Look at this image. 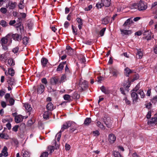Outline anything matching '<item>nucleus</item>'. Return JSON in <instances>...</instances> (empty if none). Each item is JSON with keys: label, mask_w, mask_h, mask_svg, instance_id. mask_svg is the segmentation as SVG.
I'll return each instance as SVG.
<instances>
[{"label": "nucleus", "mask_w": 157, "mask_h": 157, "mask_svg": "<svg viewBox=\"0 0 157 157\" xmlns=\"http://www.w3.org/2000/svg\"><path fill=\"white\" fill-rule=\"evenodd\" d=\"M124 74L127 77H128L129 75V74L132 72V71L128 67L124 69Z\"/></svg>", "instance_id": "22"}, {"label": "nucleus", "mask_w": 157, "mask_h": 157, "mask_svg": "<svg viewBox=\"0 0 157 157\" xmlns=\"http://www.w3.org/2000/svg\"><path fill=\"white\" fill-rule=\"evenodd\" d=\"M0 24L4 27H6L8 25V23L4 20H2Z\"/></svg>", "instance_id": "35"}, {"label": "nucleus", "mask_w": 157, "mask_h": 157, "mask_svg": "<svg viewBox=\"0 0 157 157\" xmlns=\"http://www.w3.org/2000/svg\"><path fill=\"white\" fill-rule=\"evenodd\" d=\"M46 107L48 110L50 111H52L55 109L53 104L50 102L47 105Z\"/></svg>", "instance_id": "18"}, {"label": "nucleus", "mask_w": 157, "mask_h": 157, "mask_svg": "<svg viewBox=\"0 0 157 157\" xmlns=\"http://www.w3.org/2000/svg\"><path fill=\"white\" fill-rule=\"evenodd\" d=\"M100 89L102 92L105 94H109L110 92V91L108 89H106L104 86H102L100 88Z\"/></svg>", "instance_id": "20"}, {"label": "nucleus", "mask_w": 157, "mask_h": 157, "mask_svg": "<svg viewBox=\"0 0 157 157\" xmlns=\"http://www.w3.org/2000/svg\"><path fill=\"white\" fill-rule=\"evenodd\" d=\"M109 17H106L102 20V23L106 25L109 23Z\"/></svg>", "instance_id": "25"}, {"label": "nucleus", "mask_w": 157, "mask_h": 157, "mask_svg": "<svg viewBox=\"0 0 157 157\" xmlns=\"http://www.w3.org/2000/svg\"><path fill=\"white\" fill-rule=\"evenodd\" d=\"M137 8L140 11L145 10L147 7V3L142 0H140L138 3H137Z\"/></svg>", "instance_id": "2"}, {"label": "nucleus", "mask_w": 157, "mask_h": 157, "mask_svg": "<svg viewBox=\"0 0 157 157\" xmlns=\"http://www.w3.org/2000/svg\"><path fill=\"white\" fill-rule=\"evenodd\" d=\"M10 94L9 93H7L6 94L5 96V98L6 101H7L9 98H10Z\"/></svg>", "instance_id": "60"}, {"label": "nucleus", "mask_w": 157, "mask_h": 157, "mask_svg": "<svg viewBox=\"0 0 157 157\" xmlns=\"http://www.w3.org/2000/svg\"><path fill=\"white\" fill-rule=\"evenodd\" d=\"M102 121L108 128H110L112 127L113 121L110 117H104Z\"/></svg>", "instance_id": "4"}, {"label": "nucleus", "mask_w": 157, "mask_h": 157, "mask_svg": "<svg viewBox=\"0 0 157 157\" xmlns=\"http://www.w3.org/2000/svg\"><path fill=\"white\" fill-rule=\"evenodd\" d=\"M97 126L101 129H105V127L104 126L103 124L100 121H98L96 123Z\"/></svg>", "instance_id": "26"}, {"label": "nucleus", "mask_w": 157, "mask_h": 157, "mask_svg": "<svg viewBox=\"0 0 157 157\" xmlns=\"http://www.w3.org/2000/svg\"><path fill=\"white\" fill-rule=\"evenodd\" d=\"M7 148L6 146H4L2 151L1 154L4 157H6L8 155V153L7 151Z\"/></svg>", "instance_id": "19"}, {"label": "nucleus", "mask_w": 157, "mask_h": 157, "mask_svg": "<svg viewBox=\"0 0 157 157\" xmlns=\"http://www.w3.org/2000/svg\"><path fill=\"white\" fill-rule=\"evenodd\" d=\"M132 98V99L133 103H135L138 99V97L137 94L135 92H132L131 94Z\"/></svg>", "instance_id": "11"}, {"label": "nucleus", "mask_w": 157, "mask_h": 157, "mask_svg": "<svg viewBox=\"0 0 157 157\" xmlns=\"http://www.w3.org/2000/svg\"><path fill=\"white\" fill-rule=\"evenodd\" d=\"M1 105L2 107L3 108H5L6 106V102L3 101H2L1 102Z\"/></svg>", "instance_id": "61"}, {"label": "nucleus", "mask_w": 157, "mask_h": 157, "mask_svg": "<svg viewBox=\"0 0 157 157\" xmlns=\"http://www.w3.org/2000/svg\"><path fill=\"white\" fill-rule=\"evenodd\" d=\"M156 123H157V113L155 115L154 118H152L150 121L149 120L147 121V124L151 126H152Z\"/></svg>", "instance_id": "6"}, {"label": "nucleus", "mask_w": 157, "mask_h": 157, "mask_svg": "<svg viewBox=\"0 0 157 157\" xmlns=\"http://www.w3.org/2000/svg\"><path fill=\"white\" fill-rule=\"evenodd\" d=\"M71 148V146L68 144H66L65 146V149L66 150L68 151Z\"/></svg>", "instance_id": "55"}, {"label": "nucleus", "mask_w": 157, "mask_h": 157, "mask_svg": "<svg viewBox=\"0 0 157 157\" xmlns=\"http://www.w3.org/2000/svg\"><path fill=\"white\" fill-rule=\"evenodd\" d=\"M17 4L16 2L9 1L6 4V7L9 10H13L16 8Z\"/></svg>", "instance_id": "3"}, {"label": "nucleus", "mask_w": 157, "mask_h": 157, "mask_svg": "<svg viewBox=\"0 0 157 157\" xmlns=\"http://www.w3.org/2000/svg\"><path fill=\"white\" fill-rule=\"evenodd\" d=\"M143 56V54L142 52L138 50L137 53V57L139 59L142 58Z\"/></svg>", "instance_id": "39"}, {"label": "nucleus", "mask_w": 157, "mask_h": 157, "mask_svg": "<svg viewBox=\"0 0 157 157\" xmlns=\"http://www.w3.org/2000/svg\"><path fill=\"white\" fill-rule=\"evenodd\" d=\"M116 137L113 134H111L109 135L108 140L111 144L113 143L116 141Z\"/></svg>", "instance_id": "10"}, {"label": "nucleus", "mask_w": 157, "mask_h": 157, "mask_svg": "<svg viewBox=\"0 0 157 157\" xmlns=\"http://www.w3.org/2000/svg\"><path fill=\"white\" fill-rule=\"evenodd\" d=\"M101 2L105 7L109 6L111 3V0H101Z\"/></svg>", "instance_id": "16"}, {"label": "nucleus", "mask_w": 157, "mask_h": 157, "mask_svg": "<svg viewBox=\"0 0 157 157\" xmlns=\"http://www.w3.org/2000/svg\"><path fill=\"white\" fill-rule=\"evenodd\" d=\"M62 132H60V131L56 135V136L57 137V140L58 141H59L60 140L61 135Z\"/></svg>", "instance_id": "47"}, {"label": "nucleus", "mask_w": 157, "mask_h": 157, "mask_svg": "<svg viewBox=\"0 0 157 157\" xmlns=\"http://www.w3.org/2000/svg\"><path fill=\"white\" fill-rule=\"evenodd\" d=\"M41 63L43 67H45L48 62V60L45 58H42L41 59Z\"/></svg>", "instance_id": "30"}, {"label": "nucleus", "mask_w": 157, "mask_h": 157, "mask_svg": "<svg viewBox=\"0 0 157 157\" xmlns=\"http://www.w3.org/2000/svg\"><path fill=\"white\" fill-rule=\"evenodd\" d=\"M48 152H44L42 153L40 157H48Z\"/></svg>", "instance_id": "45"}, {"label": "nucleus", "mask_w": 157, "mask_h": 157, "mask_svg": "<svg viewBox=\"0 0 157 157\" xmlns=\"http://www.w3.org/2000/svg\"><path fill=\"white\" fill-rule=\"evenodd\" d=\"M133 23V21L131 18L128 19L124 23L123 25V26L126 27L127 25H128Z\"/></svg>", "instance_id": "17"}, {"label": "nucleus", "mask_w": 157, "mask_h": 157, "mask_svg": "<svg viewBox=\"0 0 157 157\" xmlns=\"http://www.w3.org/2000/svg\"><path fill=\"white\" fill-rule=\"evenodd\" d=\"M131 9H136L137 8V4L136 3H133L130 6Z\"/></svg>", "instance_id": "54"}, {"label": "nucleus", "mask_w": 157, "mask_h": 157, "mask_svg": "<svg viewBox=\"0 0 157 157\" xmlns=\"http://www.w3.org/2000/svg\"><path fill=\"white\" fill-rule=\"evenodd\" d=\"M77 22L78 23V24L82 25V20L80 18H77L76 19Z\"/></svg>", "instance_id": "56"}, {"label": "nucleus", "mask_w": 157, "mask_h": 157, "mask_svg": "<svg viewBox=\"0 0 157 157\" xmlns=\"http://www.w3.org/2000/svg\"><path fill=\"white\" fill-rule=\"evenodd\" d=\"M8 64L10 67L13 66L15 65V62L12 59L10 58L8 60Z\"/></svg>", "instance_id": "28"}, {"label": "nucleus", "mask_w": 157, "mask_h": 157, "mask_svg": "<svg viewBox=\"0 0 157 157\" xmlns=\"http://www.w3.org/2000/svg\"><path fill=\"white\" fill-rule=\"evenodd\" d=\"M69 25H70L69 23L68 22L66 21L64 23V27L66 29H67L68 28Z\"/></svg>", "instance_id": "58"}, {"label": "nucleus", "mask_w": 157, "mask_h": 157, "mask_svg": "<svg viewBox=\"0 0 157 157\" xmlns=\"http://www.w3.org/2000/svg\"><path fill=\"white\" fill-rule=\"evenodd\" d=\"M12 35L10 34H7L6 36L1 38L0 43L3 50L6 51L8 49V47L12 43Z\"/></svg>", "instance_id": "1"}, {"label": "nucleus", "mask_w": 157, "mask_h": 157, "mask_svg": "<svg viewBox=\"0 0 157 157\" xmlns=\"http://www.w3.org/2000/svg\"><path fill=\"white\" fill-rule=\"evenodd\" d=\"M19 47L17 46L13 48L12 50V52L15 54L17 53L19 50Z\"/></svg>", "instance_id": "53"}, {"label": "nucleus", "mask_w": 157, "mask_h": 157, "mask_svg": "<svg viewBox=\"0 0 157 157\" xmlns=\"http://www.w3.org/2000/svg\"><path fill=\"white\" fill-rule=\"evenodd\" d=\"M151 116V111L148 112L147 114L146 115V117L147 119L150 118Z\"/></svg>", "instance_id": "63"}, {"label": "nucleus", "mask_w": 157, "mask_h": 157, "mask_svg": "<svg viewBox=\"0 0 157 157\" xmlns=\"http://www.w3.org/2000/svg\"><path fill=\"white\" fill-rule=\"evenodd\" d=\"M140 88V85L137 84L135 87L133 89V90L134 91H137Z\"/></svg>", "instance_id": "59"}, {"label": "nucleus", "mask_w": 157, "mask_h": 157, "mask_svg": "<svg viewBox=\"0 0 157 157\" xmlns=\"http://www.w3.org/2000/svg\"><path fill=\"white\" fill-rule=\"evenodd\" d=\"M12 38L13 37V39L17 41H20L21 40V36L18 34H13L12 35Z\"/></svg>", "instance_id": "14"}, {"label": "nucleus", "mask_w": 157, "mask_h": 157, "mask_svg": "<svg viewBox=\"0 0 157 157\" xmlns=\"http://www.w3.org/2000/svg\"><path fill=\"white\" fill-rule=\"evenodd\" d=\"M41 82L42 83L46 85L47 83V81L46 79L45 78H43L41 80Z\"/></svg>", "instance_id": "64"}, {"label": "nucleus", "mask_w": 157, "mask_h": 157, "mask_svg": "<svg viewBox=\"0 0 157 157\" xmlns=\"http://www.w3.org/2000/svg\"><path fill=\"white\" fill-rule=\"evenodd\" d=\"M24 106L25 109L28 112L32 110V108L29 104L28 103H25L24 104Z\"/></svg>", "instance_id": "27"}, {"label": "nucleus", "mask_w": 157, "mask_h": 157, "mask_svg": "<svg viewBox=\"0 0 157 157\" xmlns=\"http://www.w3.org/2000/svg\"><path fill=\"white\" fill-rule=\"evenodd\" d=\"M14 70L12 68H10L8 69L9 74L11 76H13L14 75Z\"/></svg>", "instance_id": "33"}, {"label": "nucleus", "mask_w": 157, "mask_h": 157, "mask_svg": "<svg viewBox=\"0 0 157 157\" xmlns=\"http://www.w3.org/2000/svg\"><path fill=\"white\" fill-rule=\"evenodd\" d=\"M7 82L9 84L10 86L14 85L15 84V80L13 78H9Z\"/></svg>", "instance_id": "23"}, {"label": "nucleus", "mask_w": 157, "mask_h": 157, "mask_svg": "<svg viewBox=\"0 0 157 157\" xmlns=\"http://www.w3.org/2000/svg\"><path fill=\"white\" fill-rule=\"evenodd\" d=\"M88 82L86 81H84L80 83V87L82 90H84L88 87Z\"/></svg>", "instance_id": "9"}, {"label": "nucleus", "mask_w": 157, "mask_h": 157, "mask_svg": "<svg viewBox=\"0 0 157 157\" xmlns=\"http://www.w3.org/2000/svg\"><path fill=\"white\" fill-rule=\"evenodd\" d=\"M44 86L43 85L41 84L37 86V92L38 94H42L44 90Z\"/></svg>", "instance_id": "12"}, {"label": "nucleus", "mask_w": 157, "mask_h": 157, "mask_svg": "<svg viewBox=\"0 0 157 157\" xmlns=\"http://www.w3.org/2000/svg\"><path fill=\"white\" fill-rule=\"evenodd\" d=\"M71 122L70 121L67 122L64 124L62 126L61 130L60 131V132H63L65 129H67L71 126Z\"/></svg>", "instance_id": "8"}, {"label": "nucleus", "mask_w": 157, "mask_h": 157, "mask_svg": "<svg viewBox=\"0 0 157 157\" xmlns=\"http://www.w3.org/2000/svg\"><path fill=\"white\" fill-rule=\"evenodd\" d=\"M106 29L105 28H103L100 32V34L101 36H103Z\"/></svg>", "instance_id": "51"}, {"label": "nucleus", "mask_w": 157, "mask_h": 157, "mask_svg": "<svg viewBox=\"0 0 157 157\" xmlns=\"http://www.w3.org/2000/svg\"><path fill=\"white\" fill-rule=\"evenodd\" d=\"M50 82L51 84L55 85L56 84H60L59 78L58 77H54L50 79Z\"/></svg>", "instance_id": "5"}, {"label": "nucleus", "mask_w": 157, "mask_h": 157, "mask_svg": "<svg viewBox=\"0 0 157 157\" xmlns=\"http://www.w3.org/2000/svg\"><path fill=\"white\" fill-rule=\"evenodd\" d=\"M54 146H50L48 147V151H50V154L54 151Z\"/></svg>", "instance_id": "42"}, {"label": "nucleus", "mask_w": 157, "mask_h": 157, "mask_svg": "<svg viewBox=\"0 0 157 157\" xmlns=\"http://www.w3.org/2000/svg\"><path fill=\"white\" fill-rule=\"evenodd\" d=\"M51 113V112L48 110L45 111L43 115V118L46 119L49 118Z\"/></svg>", "instance_id": "21"}, {"label": "nucleus", "mask_w": 157, "mask_h": 157, "mask_svg": "<svg viewBox=\"0 0 157 157\" xmlns=\"http://www.w3.org/2000/svg\"><path fill=\"white\" fill-rule=\"evenodd\" d=\"M78 58L81 63H84L85 62V59L84 57L83 56L81 55V56H80L79 58L78 57Z\"/></svg>", "instance_id": "43"}, {"label": "nucleus", "mask_w": 157, "mask_h": 157, "mask_svg": "<svg viewBox=\"0 0 157 157\" xmlns=\"http://www.w3.org/2000/svg\"><path fill=\"white\" fill-rule=\"evenodd\" d=\"M137 93L140 95L141 97L142 98H144L145 95L143 90H139L138 91Z\"/></svg>", "instance_id": "38"}, {"label": "nucleus", "mask_w": 157, "mask_h": 157, "mask_svg": "<svg viewBox=\"0 0 157 157\" xmlns=\"http://www.w3.org/2000/svg\"><path fill=\"white\" fill-rule=\"evenodd\" d=\"M104 6L103 3L101 1V2H98L96 5V7L98 9H100L103 6Z\"/></svg>", "instance_id": "40"}, {"label": "nucleus", "mask_w": 157, "mask_h": 157, "mask_svg": "<svg viewBox=\"0 0 157 157\" xmlns=\"http://www.w3.org/2000/svg\"><path fill=\"white\" fill-rule=\"evenodd\" d=\"M120 31L121 33V34L124 35H129L131 34L132 32L131 30H127L121 29Z\"/></svg>", "instance_id": "13"}, {"label": "nucleus", "mask_w": 157, "mask_h": 157, "mask_svg": "<svg viewBox=\"0 0 157 157\" xmlns=\"http://www.w3.org/2000/svg\"><path fill=\"white\" fill-rule=\"evenodd\" d=\"M109 72L114 77H117L120 74L119 71L117 69L113 68H110Z\"/></svg>", "instance_id": "7"}, {"label": "nucleus", "mask_w": 157, "mask_h": 157, "mask_svg": "<svg viewBox=\"0 0 157 157\" xmlns=\"http://www.w3.org/2000/svg\"><path fill=\"white\" fill-rule=\"evenodd\" d=\"M23 117L22 116L19 115L15 117V120L17 123H19L23 121Z\"/></svg>", "instance_id": "15"}, {"label": "nucleus", "mask_w": 157, "mask_h": 157, "mask_svg": "<svg viewBox=\"0 0 157 157\" xmlns=\"http://www.w3.org/2000/svg\"><path fill=\"white\" fill-rule=\"evenodd\" d=\"M91 121V119L90 118H86L84 122V124L86 125H89Z\"/></svg>", "instance_id": "32"}, {"label": "nucleus", "mask_w": 157, "mask_h": 157, "mask_svg": "<svg viewBox=\"0 0 157 157\" xmlns=\"http://www.w3.org/2000/svg\"><path fill=\"white\" fill-rule=\"evenodd\" d=\"M9 102L10 105H13L14 104V100L12 98H9Z\"/></svg>", "instance_id": "49"}, {"label": "nucleus", "mask_w": 157, "mask_h": 157, "mask_svg": "<svg viewBox=\"0 0 157 157\" xmlns=\"http://www.w3.org/2000/svg\"><path fill=\"white\" fill-rule=\"evenodd\" d=\"M22 153L23 154L22 156L23 157H29L30 153L28 151L25 150H22Z\"/></svg>", "instance_id": "24"}, {"label": "nucleus", "mask_w": 157, "mask_h": 157, "mask_svg": "<svg viewBox=\"0 0 157 157\" xmlns=\"http://www.w3.org/2000/svg\"><path fill=\"white\" fill-rule=\"evenodd\" d=\"M18 127L19 126L17 125L14 126V127L12 128L13 131L14 132H16L18 130Z\"/></svg>", "instance_id": "57"}, {"label": "nucleus", "mask_w": 157, "mask_h": 157, "mask_svg": "<svg viewBox=\"0 0 157 157\" xmlns=\"http://www.w3.org/2000/svg\"><path fill=\"white\" fill-rule=\"evenodd\" d=\"M72 29L73 33L75 35H77L78 34L77 30L76 28H75V27L73 25H72Z\"/></svg>", "instance_id": "44"}, {"label": "nucleus", "mask_w": 157, "mask_h": 157, "mask_svg": "<svg viewBox=\"0 0 157 157\" xmlns=\"http://www.w3.org/2000/svg\"><path fill=\"white\" fill-rule=\"evenodd\" d=\"M0 12L3 13H6L7 11L6 9L5 8L2 7L0 9Z\"/></svg>", "instance_id": "48"}, {"label": "nucleus", "mask_w": 157, "mask_h": 157, "mask_svg": "<svg viewBox=\"0 0 157 157\" xmlns=\"http://www.w3.org/2000/svg\"><path fill=\"white\" fill-rule=\"evenodd\" d=\"M71 96L68 94H65L63 98L65 100L70 101L71 100Z\"/></svg>", "instance_id": "34"}, {"label": "nucleus", "mask_w": 157, "mask_h": 157, "mask_svg": "<svg viewBox=\"0 0 157 157\" xmlns=\"http://www.w3.org/2000/svg\"><path fill=\"white\" fill-rule=\"evenodd\" d=\"M74 50L71 49L67 51L66 52L68 55H71L74 54Z\"/></svg>", "instance_id": "52"}, {"label": "nucleus", "mask_w": 157, "mask_h": 157, "mask_svg": "<svg viewBox=\"0 0 157 157\" xmlns=\"http://www.w3.org/2000/svg\"><path fill=\"white\" fill-rule=\"evenodd\" d=\"M113 154L114 157H123L118 151H113Z\"/></svg>", "instance_id": "29"}, {"label": "nucleus", "mask_w": 157, "mask_h": 157, "mask_svg": "<svg viewBox=\"0 0 157 157\" xmlns=\"http://www.w3.org/2000/svg\"><path fill=\"white\" fill-rule=\"evenodd\" d=\"M146 108L149 109L151 108L152 104L150 102H147L145 104Z\"/></svg>", "instance_id": "50"}, {"label": "nucleus", "mask_w": 157, "mask_h": 157, "mask_svg": "<svg viewBox=\"0 0 157 157\" xmlns=\"http://www.w3.org/2000/svg\"><path fill=\"white\" fill-rule=\"evenodd\" d=\"M93 134L94 136H97L100 134V132L98 130H96L93 132Z\"/></svg>", "instance_id": "46"}, {"label": "nucleus", "mask_w": 157, "mask_h": 157, "mask_svg": "<svg viewBox=\"0 0 157 157\" xmlns=\"http://www.w3.org/2000/svg\"><path fill=\"white\" fill-rule=\"evenodd\" d=\"M63 67L64 66L63 65V63H60L58 65L56 70L58 71H61L63 69Z\"/></svg>", "instance_id": "36"}, {"label": "nucleus", "mask_w": 157, "mask_h": 157, "mask_svg": "<svg viewBox=\"0 0 157 157\" xmlns=\"http://www.w3.org/2000/svg\"><path fill=\"white\" fill-rule=\"evenodd\" d=\"M8 138L9 136L7 134L2 133L0 134V138L8 139Z\"/></svg>", "instance_id": "31"}, {"label": "nucleus", "mask_w": 157, "mask_h": 157, "mask_svg": "<svg viewBox=\"0 0 157 157\" xmlns=\"http://www.w3.org/2000/svg\"><path fill=\"white\" fill-rule=\"evenodd\" d=\"M29 39L26 37H24L23 38V43L25 45L27 44L28 43Z\"/></svg>", "instance_id": "41"}, {"label": "nucleus", "mask_w": 157, "mask_h": 157, "mask_svg": "<svg viewBox=\"0 0 157 157\" xmlns=\"http://www.w3.org/2000/svg\"><path fill=\"white\" fill-rule=\"evenodd\" d=\"M66 76L65 75H63L61 77L60 80H59L60 84L65 81V80L66 79Z\"/></svg>", "instance_id": "37"}, {"label": "nucleus", "mask_w": 157, "mask_h": 157, "mask_svg": "<svg viewBox=\"0 0 157 157\" xmlns=\"http://www.w3.org/2000/svg\"><path fill=\"white\" fill-rule=\"evenodd\" d=\"M139 75L138 74H136L135 76H134L133 79L132 80V81L133 82L135 80L138 79L139 78Z\"/></svg>", "instance_id": "62"}]
</instances>
